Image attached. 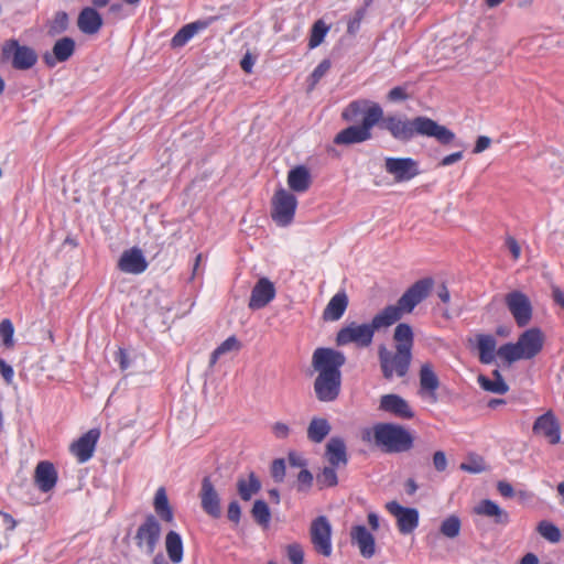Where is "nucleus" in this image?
I'll return each instance as SVG.
<instances>
[{"label": "nucleus", "instance_id": "obj_1", "mask_svg": "<svg viewBox=\"0 0 564 564\" xmlns=\"http://www.w3.org/2000/svg\"><path fill=\"white\" fill-rule=\"evenodd\" d=\"M434 285L432 278H424L413 283L393 305L386 306L381 312L376 314L371 323L357 324L351 322L341 327L336 335L337 346H346L355 344L358 347H368L373 340L376 330L387 328L403 315L413 312L416 305L423 302L431 293Z\"/></svg>", "mask_w": 564, "mask_h": 564}, {"label": "nucleus", "instance_id": "obj_2", "mask_svg": "<svg viewBox=\"0 0 564 564\" xmlns=\"http://www.w3.org/2000/svg\"><path fill=\"white\" fill-rule=\"evenodd\" d=\"M394 347L387 348L384 345L378 348V359L382 377L386 380L404 378L408 376L413 359L414 333L411 325L400 323L397 325L392 336Z\"/></svg>", "mask_w": 564, "mask_h": 564}, {"label": "nucleus", "instance_id": "obj_3", "mask_svg": "<svg viewBox=\"0 0 564 564\" xmlns=\"http://www.w3.org/2000/svg\"><path fill=\"white\" fill-rule=\"evenodd\" d=\"M345 355L333 348H317L312 358V365L318 372L314 381L316 398L322 402L334 401L340 391L341 372Z\"/></svg>", "mask_w": 564, "mask_h": 564}, {"label": "nucleus", "instance_id": "obj_4", "mask_svg": "<svg viewBox=\"0 0 564 564\" xmlns=\"http://www.w3.org/2000/svg\"><path fill=\"white\" fill-rule=\"evenodd\" d=\"M378 126L389 131L394 139L402 142H408L415 135L434 138L441 144H449L455 140L453 131L424 116L409 120L398 116L384 117L382 113V119H380Z\"/></svg>", "mask_w": 564, "mask_h": 564}, {"label": "nucleus", "instance_id": "obj_5", "mask_svg": "<svg viewBox=\"0 0 564 564\" xmlns=\"http://www.w3.org/2000/svg\"><path fill=\"white\" fill-rule=\"evenodd\" d=\"M544 341L543 332L538 327H532L524 330L517 343L500 346L497 356L509 365L521 359H532L542 351Z\"/></svg>", "mask_w": 564, "mask_h": 564}, {"label": "nucleus", "instance_id": "obj_6", "mask_svg": "<svg viewBox=\"0 0 564 564\" xmlns=\"http://www.w3.org/2000/svg\"><path fill=\"white\" fill-rule=\"evenodd\" d=\"M373 442L386 453H402L412 448L413 437L403 426L378 423L372 429Z\"/></svg>", "mask_w": 564, "mask_h": 564}, {"label": "nucleus", "instance_id": "obj_7", "mask_svg": "<svg viewBox=\"0 0 564 564\" xmlns=\"http://www.w3.org/2000/svg\"><path fill=\"white\" fill-rule=\"evenodd\" d=\"M1 59L11 61L13 68L25 70L32 68L37 62L36 52L26 45H20L14 39L7 40L1 47Z\"/></svg>", "mask_w": 564, "mask_h": 564}, {"label": "nucleus", "instance_id": "obj_8", "mask_svg": "<svg viewBox=\"0 0 564 564\" xmlns=\"http://www.w3.org/2000/svg\"><path fill=\"white\" fill-rule=\"evenodd\" d=\"M378 124L376 112H370L367 118H362L360 126H349L339 131L334 138V143L338 145H351L362 143L372 138V128Z\"/></svg>", "mask_w": 564, "mask_h": 564}, {"label": "nucleus", "instance_id": "obj_9", "mask_svg": "<svg viewBox=\"0 0 564 564\" xmlns=\"http://www.w3.org/2000/svg\"><path fill=\"white\" fill-rule=\"evenodd\" d=\"M297 206L296 197L284 188H279L272 197L271 217L279 226L292 223Z\"/></svg>", "mask_w": 564, "mask_h": 564}, {"label": "nucleus", "instance_id": "obj_10", "mask_svg": "<svg viewBox=\"0 0 564 564\" xmlns=\"http://www.w3.org/2000/svg\"><path fill=\"white\" fill-rule=\"evenodd\" d=\"M161 524L159 520L150 514L138 528L134 541L137 546L148 555L154 553L161 538Z\"/></svg>", "mask_w": 564, "mask_h": 564}, {"label": "nucleus", "instance_id": "obj_11", "mask_svg": "<svg viewBox=\"0 0 564 564\" xmlns=\"http://www.w3.org/2000/svg\"><path fill=\"white\" fill-rule=\"evenodd\" d=\"M505 303L519 327L527 326L532 319V304L530 299L521 291L506 294Z\"/></svg>", "mask_w": 564, "mask_h": 564}, {"label": "nucleus", "instance_id": "obj_12", "mask_svg": "<svg viewBox=\"0 0 564 564\" xmlns=\"http://www.w3.org/2000/svg\"><path fill=\"white\" fill-rule=\"evenodd\" d=\"M332 527L325 516L317 517L311 524V541L317 553L328 557L332 554Z\"/></svg>", "mask_w": 564, "mask_h": 564}, {"label": "nucleus", "instance_id": "obj_13", "mask_svg": "<svg viewBox=\"0 0 564 564\" xmlns=\"http://www.w3.org/2000/svg\"><path fill=\"white\" fill-rule=\"evenodd\" d=\"M384 169L397 183L408 182L420 174L417 162L411 158H387Z\"/></svg>", "mask_w": 564, "mask_h": 564}, {"label": "nucleus", "instance_id": "obj_14", "mask_svg": "<svg viewBox=\"0 0 564 564\" xmlns=\"http://www.w3.org/2000/svg\"><path fill=\"white\" fill-rule=\"evenodd\" d=\"M386 507L397 518L398 529L402 534L412 533L419 525V511L416 509L402 507L397 501H390Z\"/></svg>", "mask_w": 564, "mask_h": 564}, {"label": "nucleus", "instance_id": "obj_15", "mask_svg": "<svg viewBox=\"0 0 564 564\" xmlns=\"http://www.w3.org/2000/svg\"><path fill=\"white\" fill-rule=\"evenodd\" d=\"M370 112H376L378 122L382 119L383 110L379 104L370 101L368 99H357L351 102L343 110L341 118L348 122H356L360 116L367 118Z\"/></svg>", "mask_w": 564, "mask_h": 564}, {"label": "nucleus", "instance_id": "obj_16", "mask_svg": "<svg viewBox=\"0 0 564 564\" xmlns=\"http://www.w3.org/2000/svg\"><path fill=\"white\" fill-rule=\"evenodd\" d=\"M202 509L213 518H219L221 514L220 498L212 481L210 476H205L202 480L199 491Z\"/></svg>", "mask_w": 564, "mask_h": 564}, {"label": "nucleus", "instance_id": "obj_17", "mask_svg": "<svg viewBox=\"0 0 564 564\" xmlns=\"http://www.w3.org/2000/svg\"><path fill=\"white\" fill-rule=\"evenodd\" d=\"M532 431L547 438L551 444H557L561 441V425L551 410L535 420Z\"/></svg>", "mask_w": 564, "mask_h": 564}, {"label": "nucleus", "instance_id": "obj_18", "mask_svg": "<svg viewBox=\"0 0 564 564\" xmlns=\"http://www.w3.org/2000/svg\"><path fill=\"white\" fill-rule=\"evenodd\" d=\"M274 297V284L268 278H261L251 291L248 306L251 310H260L265 307Z\"/></svg>", "mask_w": 564, "mask_h": 564}, {"label": "nucleus", "instance_id": "obj_19", "mask_svg": "<svg viewBox=\"0 0 564 564\" xmlns=\"http://www.w3.org/2000/svg\"><path fill=\"white\" fill-rule=\"evenodd\" d=\"M75 46V41L72 37H62L55 42L52 53L46 52L43 55V61L50 67L55 66L56 63L66 62L74 54Z\"/></svg>", "mask_w": 564, "mask_h": 564}, {"label": "nucleus", "instance_id": "obj_20", "mask_svg": "<svg viewBox=\"0 0 564 564\" xmlns=\"http://www.w3.org/2000/svg\"><path fill=\"white\" fill-rule=\"evenodd\" d=\"M99 435V430L91 429L72 444L70 451L80 463H85L88 459H90V457L94 454Z\"/></svg>", "mask_w": 564, "mask_h": 564}, {"label": "nucleus", "instance_id": "obj_21", "mask_svg": "<svg viewBox=\"0 0 564 564\" xmlns=\"http://www.w3.org/2000/svg\"><path fill=\"white\" fill-rule=\"evenodd\" d=\"M350 540L358 546L362 557L371 558L376 554L375 536L365 525H354L350 530Z\"/></svg>", "mask_w": 564, "mask_h": 564}, {"label": "nucleus", "instance_id": "obj_22", "mask_svg": "<svg viewBox=\"0 0 564 564\" xmlns=\"http://www.w3.org/2000/svg\"><path fill=\"white\" fill-rule=\"evenodd\" d=\"M379 408L401 419H412L414 416V412L408 401L399 394L390 393L382 395Z\"/></svg>", "mask_w": 564, "mask_h": 564}, {"label": "nucleus", "instance_id": "obj_23", "mask_svg": "<svg viewBox=\"0 0 564 564\" xmlns=\"http://www.w3.org/2000/svg\"><path fill=\"white\" fill-rule=\"evenodd\" d=\"M34 481L42 492L51 491L57 482V471L48 460L40 462L34 470Z\"/></svg>", "mask_w": 564, "mask_h": 564}, {"label": "nucleus", "instance_id": "obj_24", "mask_svg": "<svg viewBox=\"0 0 564 564\" xmlns=\"http://www.w3.org/2000/svg\"><path fill=\"white\" fill-rule=\"evenodd\" d=\"M325 458L329 465L336 467H346L348 464V454L345 441L339 436L329 438L325 446Z\"/></svg>", "mask_w": 564, "mask_h": 564}, {"label": "nucleus", "instance_id": "obj_25", "mask_svg": "<svg viewBox=\"0 0 564 564\" xmlns=\"http://www.w3.org/2000/svg\"><path fill=\"white\" fill-rule=\"evenodd\" d=\"M148 267V263L138 248L124 251L118 262V268L126 273L140 274Z\"/></svg>", "mask_w": 564, "mask_h": 564}, {"label": "nucleus", "instance_id": "obj_26", "mask_svg": "<svg viewBox=\"0 0 564 564\" xmlns=\"http://www.w3.org/2000/svg\"><path fill=\"white\" fill-rule=\"evenodd\" d=\"M217 18L212 17L207 20H198L181 28L172 37L171 45L173 47L184 46L196 33L207 29Z\"/></svg>", "mask_w": 564, "mask_h": 564}, {"label": "nucleus", "instance_id": "obj_27", "mask_svg": "<svg viewBox=\"0 0 564 564\" xmlns=\"http://www.w3.org/2000/svg\"><path fill=\"white\" fill-rule=\"evenodd\" d=\"M474 512L492 519V521L499 525H507L509 523V513L489 499L481 500L474 508Z\"/></svg>", "mask_w": 564, "mask_h": 564}, {"label": "nucleus", "instance_id": "obj_28", "mask_svg": "<svg viewBox=\"0 0 564 564\" xmlns=\"http://www.w3.org/2000/svg\"><path fill=\"white\" fill-rule=\"evenodd\" d=\"M349 304L348 295L345 291L337 292L328 302L323 311L325 322H336L341 318Z\"/></svg>", "mask_w": 564, "mask_h": 564}, {"label": "nucleus", "instance_id": "obj_29", "mask_svg": "<svg viewBox=\"0 0 564 564\" xmlns=\"http://www.w3.org/2000/svg\"><path fill=\"white\" fill-rule=\"evenodd\" d=\"M77 26L84 34H96L102 26V18L96 9L84 8L78 15Z\"/></svg>", "mask_w": 564, "mask_h": 564}, {"label": "nucleus", "instance_id": "obj_30", "mask_svg": "<svg viewBox=\"0 0 564 564\" xmlns=\"http://www.w3.org/2000/svg\"><path fill=\"white\" fill-rule=\"evenodd\" d=\"M420 388L422 392L436 399V391L440 388V379L436 376L432 364L424 362L419 371Z\"/></svg>", "mask_w": 564, "mask_h": 564}, {"label": "nucleus", "instance_id": "obj_31", "mask_svg": "<svg viewBox=\"0 0 564 564\" xmlns=\"http://www.w3.org/2000/svg\"><path fill=\"white\" fill-rule=\"evenodd\" d=\"M288 184L289 187L296 193L306 192L312 184V177L307 167L299 165L290 170Z\"/></svg>", "mask_w": 564, "mask_h": 564}, {"label": "nucleus", "instance_id": "obj_32", "mask_svg": "<svg viewBox=\"0 0 564 564\" xmlns=\"http://www.w3.org/2000/svg\"><path fill=\"white\" fill-rule=\"evenodd\" d=\"M165 550L170 561L178 564L183 561V541L176 531H169L165 536Z\"/></svg>", "mask_w": 564, "mask_h": 564}, {"label": "nucleus", "instance_id": "obj_33", "mask_svg": "<svg viewBox=\"0 0 564 564\" xmlns=\"http://www.w3.org/2000/svg\"><path fill=\"white\" fill-rule=\"evenodd\" d=\"M497 340L492 335L480 334L477 336V348L481 364L489 365L495 360Z\"/></svg>", "mask_w": 564, "mask_h": 564}, {"label": "nucleus", "instance_id": "obj_34", "mask_svg": "<svg viewBox=\"0 0 564 564\" xmlns=\"http://www.w3.org/2000/svg\"><path fill=\"white\" fill-rule=\"evenodd\" d=\"M330 430L332 426L326 419L313 417L307 426V438L313 443H322Z\"/></svg>", "mask_w": 564, "mask_h": 564}, {"label": "nucleus", "instance_id": "obj_35", "mask_svg": "<svg viewBox=\"0 0 564 564\" xmlns=\"http://www.w3.org/2000/svg\"><path fill=\"white\" fill-rule=\"evenodd\" d=\"M154 510L161 520L171 523L174 520L173 510L169 503L166 491L163 487L159 488L154 497Z\"/></svg>", "mask_w": 564, "mask_h": 564}, {"label": "nucleus", "instance_id": "obj_36", "mask_svg": "<svg viewBox=\"0 0 564 564\" xmlns=\"http://www.w3.org/2000/svg\"><path fill=\"white\" fill-rule=\"evenodd\" d=\"M261 489V482L254 475V473H250L248 478L240 477L237 481V490L240 498L245 501L251 499L253 495L259 492Z\"/></svg>", "mask_w": 564, "mask_h": 564}, {"label": "nucleus", "instance_id": "obj_37", "mask_svg": "<svg viewBox=\"0 0 564 564\" xmlns=\"http://www.w3.org/2000/svg\"><path fill=\"white\" fill-rule=\"evenodd\" d=\"M339 467L328 465L322 468V470L316 475V482L321 489L335 487L338 484V477L336 469Z\"/></svg>", "mask_w": 564, "mask_h": 564}, {"label": "nucleus", "instance_id": "obj_38", "mask_svg": "<svg viewBox=\"0 0 564 564\" xmlns=\"http://www.w3.org/2000/svg\"><path fill=\"white\" fill-rule=\"evenodd\" d=\"M241 347L240 341L236 336H230L226 340H224L213 352L210 356V366H214L218 358L227 352L239 350Z\"/></svg>", "mask_w": 564, "mask_h": 564}, {"label": "nucleus", "instance_id": "obj_39", "mask_svg": "<svg viewBox=\"0 0 564 564\" xmlns=\"http://www.w3.org/2000/svg\"><path fill=\"white\" fill-rule=\"evenodd\" d=\"M460 527L459 518L457 516H449L441 523L440 532L448 539H454L459 535Z\"/></svg>", "mask_w": 564, "mask_h": 564}, {"label": "nucleus", "instance_id": "obj_40", "mask_svg": "<svg viewBox=\"0 0 564 564\" xmlns=\"http://www.w3.org/2000/svg\"><path fill=\"white\" fill-rule=\"evenodd\" d=\"M478 383L484 390L492 393L505 394L509 390V387L505 380H491L484 375L478 377Z\"/></svg>", "mask_w": 564, "mask_h": 564}, {"label": "nucleus", "instance_id": "obj_41", "mask_svg": "<svg viewBox=\"0 0 564 564\" xmlns=\"http://www.w3.org/2000/svg\"><path fill=\"white\" fill-rule=\"evenodd\" d=\"M329 26L323 20H317L311 30V36L308 41L310 48H315L324 41L325 35L327 34Z\"/></svg>", "mask_w": 564, "mask_h": 564}, {"label": "nucleus", "instance_id": "obj_42", "mask_svg": "<svg viewBox=\"0 0 564 564\" xmlns=\"http://www.w3.org/2000/svg\"><path fill=\"white\" fill-rule=\"evenodd\" d=\"M254 521L267 527L270 522L271 513L268 505L263 500H256L251 509Z\"/></svg>", "mask_w": 564, "mask_h": 564}, {"label": "nucleus", "instance_id": "obj_43", "mask_svg": "<svg viewBox=\"0 0 564 564\" xmlns=\"http://www.w3.org/2000/svg\"><path fill=\"white\" fill-rule=\"evenodd\" d=\"M68 24V14L65 11H58L50 22L48 34L53 36L61 34L67 30Z\"/></svg>", "mask_w": 564, "mask_h": 564}, {"label": "nucleus", "instance_id": "obj_44", "mask_svg": "<svg viewBox=\"0 0 564 564\" xmlns=\"http://www.w3.org/2000/svg\"><path fill=\"white\" fill-rule=\"evenodd\" d=\"M536 530L545 540L552 543H557L561 540L560 529L549 521L539 522Z\"/></svg>", "mask_w": 564, "mask_h": 564}, {"label": "nucleus", "instance_id": "obj_45", "mask_svg": "<svg viewBox=\"0 0 564 564\" xmlns=\"http://www.w3.org/2000/svg\"><path fill=\"white\" fill-rule=\"evenodd\" d=\"M13 335L14 327L12 322L9 318L2 319L0 323V341L8 349L14 346Z\"/></svg>", "mask_w": 564, "mask_h": 564}, {"label": "nucleus", "instance_id": "obj_46", "mask_svg": "<svg viewBox=\"0 0 564 564\" xmlns=\"http://www.w3.org/2000/svg\"><path fill=\"white\" fill-rule=\"evenodd\" d=\"M459 468L470 474H479L486 470V465L480 456L470 455L466 462L460 464Z\"/></svg>", "mask_w": 564, "mask_h": 564}, {"label": "nucleus", "instance_id": "obj_47", "mask_svg": "<svg viewBox=\"0 0 564 564\" xmlns=\"http://www.w3.org/2000/svg\"><path fill=\"white\" fill-rule=\"evenodd\" d=\"M330 68V62L328 59H323L313 70L311 74V87L310 89H313L314 86L325 76V74Z\"/></svg>", "mask_w": 564, "mask_h": 564}, {"label": "nucleus", "instance_id": "obj_48", "mask_svg": "<svg viewBox=\"0 0 564 564\" xmlns=\"http://www.w3.org/2000/svg\"><path fill=\"white\" fill-rule=\"evenodd\" d=\"M288 557L292 564H303L304 562V552L300 544L293 543L288 545Z\"/></svg>", "mask_w": 564, "mask_h": 564}, {"label": "nucleus", "instance_id": "obj_49", "mask_svg": "<svg viewBox=\"0 0 564 564\" xmlns=\"http://www.w3.org/2000/svg\"><path fill=\"white\" fill-rule=\"evenodd\" d=\"M271 476L278 482L283 481L285 476V463L283 459L279 458L273 460L271 465Z\"/></svg>", "mask_w": 564, "mask_h": 564}, {"label": "nucleus", "instance_id": "obj_50", "mask_svg": "<svg viewBox=\"0 0 564 564\" xmlns=\"http://www.w3.org/2000/svg\"><path fill=\"white\" fill-rule=\"evenodd\" d=\"M313 475L307 469H302L297 475L299 490H306L312 487Z\"/></svg>", "mask_w": 564, "mask_h": 564}, {"label": "nucleus", "instance_id": "obj_51", "mask_svg": "<svg viewBox=\"0 0 564 564\" xmlns=\"http://www.w3.org/2000/svg\"><path fill=\"white\" fill-rule=\"evenodd\" d=\"M433 465L437 471H444L447 468V458L443 451L434 453Z\"/></svg>", "mask_w": 564, "mask_h": 564}, {"label": "nucleus", "instance_id": "obj_52", "mask_svg": "<svg viewBox=\"0 0 564 564\" xmlns=\"http://www.w3.org/2000/svg\"><path fill=\"white\" fill-rule=\"evenodd\" d=\"M240 516H241V508H240L238 501H236V500L231 501L228 506V512H227L228 519L234 523H238L240 521Z\"/></svg>", "mask_w": 564, "mask_h": 564}, {"label": "nucleus", "instance_id": "obj_53", "mask_svg": "<svg viewBox=\"0 0 564 564\" xmlns=\"http://www.w3.org/2000/svg\"><path fill=\"white\" fill-rule=\"evenodd\" d=\"M0 373L3 380L10 384L13 381L14 371L13 368L8 365L3 359L0 358Z\"/></svg>", "mask_w": 564, "mask_h": 564}, {"label": "nucleus", "instance_id": "obj_54", "mask_svg": "<svg viewBox=\"0 0 564 564\" xmlns=\"http://www.w3.org/2000/svg\"><path fill=\"white\" fill-rule=\"evenodd\" d=\"M272 432L278 438H286L290 434V427L285 423L276 422L272 426Z\"/></svg>", "mask_w": 564, "mask_h": 564}, {"label": "nucleus", "instance_id": "obj_55", "mask_svg": "<svg viewBox=\"0 0 564 564\" xmlns=\"http://www.w3.org/2000/svg\"><path fill=\"white\" fill-rule=\"evenodd\" d=\"M388 98L391 101H401L405 100L408 98V95L404 88L397 86L389 91Z\"/></svg>", "mask_w": 564, "mask_h": 564}, {"label": "nucleus", "instance_id": "obj_56", "mask_svg": "<svg viewBox=\"0 0 564 564\" xmlns=\"http://www.w3.org/2000/svg\"><path fill=\"white\" fill-rule=\"evenodd\" d=\"M491 144V139L486 137V135H480L478 137V139L476 140V144L474 147V150L473 152L475 154H478V153H481L482 151H485L486 149H488Z\"/></svg>", "mask_w": 564, "mask_h": 564}, {"label": "nucleus", "instance_id": "obj_57", "mask_svg": "<svg viewBox=\"0 0 564 564\" xmlns=\"http://www.w3.org/2000/svg\"><path fill=\"white\" fill-rule=\"evenodd\" d=\"M506 245H507L509 251L511 252L513 259L517 260L521 253V248H520L518 241L513 237L509 236L506 239Z\"/></svg>", "mask_w": 564, "mask_h": 564}, {"label": "nucleus", "instance_id": "obj_58", "mask_svg": "<svg viewBox=\"0 0 564 564\" xmlns=\"http://www.w3.org/2000/svg\"><path fill=\"white\" fill-rule=\"evenodd\" d=\"M497 489L501 496L507 498H511L514 495L512 486L507 481H499Z\"/></svg>", "mask_w": 564, "mask_h": 564}, {"label": "nucleus", "instance_id": "obj_59", "mask_svg": "<svg viewBox=\"0 0 564 564\" xmlns=\"http://www.w3.org/2000/svg\"><path fill=\"white\" fill-rule=\"evenodd\" d=\"M0 520L2 524L7 528V530L12 531L17 525V522L13 519V517L7 512L0 511Z\"/></svg>", "mask_w": 564, "mask_h": 564}, {"label": "nucleus", "instance_id": "obj_60", "mask_svg": "<svg viewBox=\"0 0 564 564\" xmlns=\"http://www.w3.org/2000/svg\"><path fill=\"white\" fill-rule=\"evenodd\" d=\"M462 158H463V152H460V151L454 152L449 155L444 156L442 159V161L440 162V165H442V166L451 165V164L456 163L459 160H462Z\"/></svg>", "mask_w": 564, "mask_h": 564}, {"label": "nucleus", "instance_id": "obj_61", "mask_svg": "<svg viewBox=\"0 0 564 564\" xmlns=\"http://www.w3.org/2000/svg\"><path fill=\"white\" fill-rule=\"evenodd\" d=\"M552 296L554 302L564 310V292L560 288H553Z\"/></svg>", "mask_w": 564, "mask_h": 564}, {"label": "nucleus", "instance_id": "obj_62", "mask_svg": "<svg viewBox=\"0 0 564 564\" xmlns=\"http://www.w3.org/2000/svg\"><path fill=\"white\" fill-rule=\"evenodd\" d=\"M289 463L293 467H302L305 466V460L297 454L291 453L288 457Z\"/></svg>", "mask_w": 564, "mask_h": 564}, {"label": "nucleus", "instance_id": "obj_63", "mask_svg": "<svg viewBox=\"0 0 564 564\" xmlns=\"http://www.w3.org/2000/svg\"><path fill=\"white\" fill-rule=\"evenodd\" d=\"M240 66L241 68L246 72V73H251V69H252V66H253V59L251 57L250 54H246L243 56V58L241 59L240 62Z\"/></svg>", "mask_w": 564, "mask_h": 564}, {"label": "nucleus", "instance_id": "obj_64", "mask_svg": "<svg viewBox=\"0 0 564 564\" xmlns=\"http://www.w3.org/2000/svg\"><path fill=\"white\" fill-rule=\"evenodd\" d=\"M521 564H539V558L535 554L528 553L522 557Z\"/></svg>", "mask_w": 564, "mask_h": 564}]
</instances>
